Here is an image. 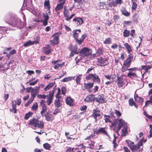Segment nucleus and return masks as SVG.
Instances as JSON below:
<instances>
[{"mask_svg": "<svg viewBox=\"0 0 152 152\" xmlns=\"http://www.w3.org/2000/svg\"><path fill=\"white\" fill-rule=\"evenodd\" d=\"M55 84V82L51 83H49V84L47 85L46 87L44 88V90L46 91L47 90H48L49 89L52 88L53 86H54Z\"/></svg>", "mask_w": 152, "mask_h": 152, "instance_id": "72a5a7b5", "label": "nucleus"}, {"mask_svg": "<svg viewBox=\"0 0 152 152\" xmlns=\"http://www.w3.org/2000/svg\"><path fill=\"white\" fill-rule=\"evenodd\" d=\"M43 17L44 19V20H42L43 25L45 26L48 25V21L49 18V16L47 13H43Z\"/></svg>", "mask_w": 152, "mask_h": 152, "instance_id": "6ab92c4d", "label": "nucleus"}, {"mask_svg": "<svg viewBox=\"0 0 152 152\" xmlns=\"http://www.w3.org/2000/svg\"><path fill=\"white\" fill-rule=\"evenodd\" d=\"M44 5L45 6H46L48 7V9L49 10L50 9V7L49 0H47V1H45L44 2Z\"/></svg>", "mask_w": 152, "mask_h": 152, "instance_id": "603ef678", "label": "nucleus"}, {"mask_svg": "<svg viewBox=\"0 0 152 152\" xmlns=\"http://www.w3.org/2000/svg\"><path fill=\"white\" fill-rule=\"evenodd\" d=\"M127 129L128 127L127 125L126 126H124L123 129L122 130V131L123 133L122 135V136H125L127 135L128 133Z\"/></svg>", "mask_w": 152, "mask_h": 152, "instance_id": "c756f323", "label": "nucleus"}, {"mask_svg": "<svg viewBox=\"0 0 152 152\" xmlns=\"http://www.w3.org/2000/svg\"><path fill=\"white\" fill-rule=\"evenodd\" d=\"M64 6L61 5L60 4H58L57 6L55 7V10L56 12L59 11L63 9Z\"/></svg>", "mask_w": 152, "mask_h": 152, "instance_id": "c03bdc74", "label": "nucleus"}, {"mask_svg": "<svg viewBox=\"0 0 152 152\" xmlns=\"http://www.w3.org/2000/svg\"><path fill=\"white\" fill-rule=\"evenodd\" d=\"M33 113L31 112H28V113H26L24 116V118L25 120H27L29 118L31 117L33 115Z\"/></svg>", "mask_w": 152, "mask_h": 152, "instance_id": "de8ad7c7", "label": "nucleus"}, {"mask_svg": "<svg viewBox=\"0 0 152 152\" xmlns=\"http://www.w3.org/2000/svg\"><path fill=\"white\" fill-rule=\"evenodd\" d=\"M95 99L97 102L101 103H104L106 102L104 100V95L102 94L99 95L97 98H95Z\"/></svg>", "mask_w": 152, "mask_h": 152, "instance_id": "412c9836", "label": "nucleus"}, {"mask_svg": "<svg viewBox=\"0 0 152 152\" xmlns=\"http://www.w3.org/2000/svg\"><path fill=\"white\" fill-rule=\"evenodd\" d=\"M62 94L64 95L66 93V90L65 87H62L61 89Z\"/></svg>", "mask_w": 152, "mask_h": 152, "instance_id": "680f3d73", "label": "nucleus"}, {"mask_svg": "<svg viewBox=\"0 0 152 152\" xmlns=\"http://www.w3.org/2000/svg\"><path fill=\"white\" fill-rule=\"evenodd\" d=\"M95 99V95L92 94L88 95L86 96L84 99V101L86 102L90 103L92 102H94Z\"/></svg>", "mask_w": 152, "mask_h": 152, "instance_id": "f3484780", "label": "nucleus"}, {"mask_svg": "<svg viewBox=\"0 0 152 152\" xmlns=\"http://www.w3.org/2000/svg\"><path fill=\"white\" fill-rule=\"evenodd\" d=\"M97 63L100 66H104L107 65L106 62L108 61V58L105 56H100L97 58Z\"/></svg>", "mask_w": 152, "mask_h": 152, "instance_id": "423d86ee", "label": "nucleus"}, {"mask_svg": "<svg viewBox=\"0 0 152 152\" xmlns=\"http://www.w3.org/2000/svg\"><path fill=\"white\" fill-rule=\"evenodd\" d=\"M132 3V9L133 10H135L137 7V4L136 3L137 1L131 0Z\"/></svg>", "mask_w": 152, "mask_h": 152, "instance_id": "a19ab883", "label": "nucleus"}, {"mask_svg": "<svg viewBox=\"0 0 152 152\" xmlns=\"http://www.w3.org/2000/svg\"><path fill=\"white\" fill-rule=\"evenodd\" d=\"M53 96V95L50 94L47 95V97L48 98V100L46 102L48 105H50L52 102Z\"/></svg>", "mask_w": 152, "mask_h": 152, "instance_id": "bb28decb", "label": "nucleus"}, {"mask_svg": "<svg viewBox=\"0 0 152 152\" xmlns=\"http://www.w3.org/2000/svg\"><path fill=\"white\" fill-rule=\"evenodd\" d=\"M140 54L144 56H147L149 54V52L147 50H144V51L140 52Z\"/></svg>", "mask_w": 152, "mask_h": 152, "instance_id": "a18cd8bd", "label": "nucleus"}, {"mask_svg": "<svg viewBox=\"0 0 152 152\" xmlns=\"http://www.w3.org/2000/svg\"><path fill=\"white\" fill-rule=\"evenodd\" d=\"M99 6L100 9H103L105 6V4L104 2H100Z\"/></svg>", "mask_w": 152, "mask_h": 152, "instance_id": "052dcab7", "label": "nucleus"}, {"mask_svg": "<svg viewBox=\"0 0 152 152\" xmlns=\"http://www.w3.org/2000/svg\"><path fill=\"white\" fill-rule=\"evenodd\" d=\"M124 46L126 47L127 49L128 53L129 54H132L131 53L132 52V50L131 49L130 46L127 43H126L124 44Z\"/></svg>", "mask_w": 152, "mask_h": 152, "instance_id": "7c9ffc66", "label": "nucleus"}, {"mask_svg": "<svg viewBox=\"0 0 152 152\" xmlns=\"http://www.w3.org/2000/svg\"><path fill=\"white\" fill-rule=\"evenodd\" d=\"M137 75L135 72H129L127 74V76L130 78H133L136 77Z\"/></svg>", "mask_w": 152, "mask_h": 152, "instance_id": "473e14b6", "label": "nucleus"}, {"mask_svg": "<svg viewBox=\"0 0 152 152\" xmlns=\"http://www.w3.org/2000/svg\"><path fill=\"white\" fill-rule=\"evenodd\" d=\"M108 5L109 7H115L117 6L116 3H115V1H114L110 2L109 3Z\"/></svg>", "mask_w": 152, "mask_h": 152, "instance_id": "8fccbe9b", "label": "nucleus"}, {"mask_svg": "<svg viewBox=\"0 0 152 152\" xmlns=\"http://www.w3.org/2000/svg\"><path fill=\"white\" fill-rule=\"evenodd\" d=\"M47 96V95H45L38 94L37 96V97L39 99H45L46 98Z\"/></svg>", "mask_w": 152, "mask_h": 152, "instance_id": "bf43d9fd", "label": "nucleus"}, {"mask_svg": "<svg viewBox=\"0 0 152 152\" xmlns=\"http://www.w3.org/2000/svg\"><path fill=\"white\" fill-rule=\"evenodd\" d=\"M69 10L66 9V7H64V11L63 12L64 16L66 18L65 20L67 21L70 20L75 15V14H73L69 16Z\"/></svg>", "mask_w": 152, "mask_h": 152, "instance_id": "1a4fd4ad", "label": "nucleus"}, {"mask_svg": "<svg viewBox=\"0 0 152 152\" xmlns=\"http://www.w3.org/2000/svg\"><path fill=\"white\" fill-rule=\"evenodd\" d=\"M122 13L124 15L129 16L130 15V13L127 11L125 8H123L121 10Z\"/></svg>", "mask_w": 152, "mask_h": 152, "instance_id": "f704fd0d", "label": "nucleus"}, {"mask_svg": "<svg viewBox=\"0 0 152 152\" xmlns=\"http://www.w3.org/2000/svg\"><path fill=\"white\" fill-rule=\"evenodd\" d=\"M39 81V80L38 79H37L34 82H30L29 83V85H32V86H34L36 84V83H37L38 81Z\"/></svg>", "mask_w": 152, "mask_h": 152, "instance_id": "0e129e2a", "label": "nucleus"}, {"mask_svg": "<svg viewBox=\"0 0 152 152\" xmlns=\"http://www.w3.org/2000/svg\"><path fill=\"white\" fill-rule=\"evenodd\" d=\"M72 21L75 22L77 26H80L83 22V19L79 17L74 18Z\"/></svg>", "mask_w": 152, "mask_h": 152, "instance_id": "aec40b11", "label": "nucleus"}, {"mask_svg": "<svg viewBox=\"0 0 152 152\" xmlns=\"http://www.w3.org/2000/svg\"><path fill=\"white\" fill-rule=\"evenodd\" d=\"M10 24L13 27L17 26L20 28L23 27V23L19 18H12L10 22Z\"/></svg>", "mask_w": 152, "mask_h": 152, "instance_id": "39448f33", "label": "nucleus"}, {"mask_svg": "<svg viewBox=\"0 0 152 152\" xmlns=\"http://www.w3.org/2000/svg\"><path fill=\"white\" fill-rule=\"evenodd\" d=\"M39 43L38 40L36 41H34L32 42L31 40H29L27 42L25 43L23 45L24 47H26L27 46H29L31 45H33L34 44H36Z\"/></svg>", "mask_w": 152, "mask_h": 152, "instance_id": "393cba45", "label": "nucleus"}, {"mask_svg": "<svg viewBox=\"0 0 152 152\" xmlns=\"http://www.w3.org/2000/svg\"><path fill=\"white\" fill-rule=\"evenodd\" d=\"M39 86H35L34 88H32L31 92L36 94H37L39 92Z\"/></svg>", "mask_w": 152, "mask_h": 152, "instance_id": "c9c22d12", "label": "nucleus"}, {"mask_svg": "<svg viewBox=\"0 0 152 152\" xmlns=\"http://www.w3.org/2000/svg\"><path fill=\"white\" fill-rule=\"evenodd\" d=\"M120 18V16L118 15H115L113 17V19L114 21H117Z\"/></svg>", "mask_w": 152, "mask_h": 152, "instance_id": "69168bd1", "label": "nucleus"}, {"mask_svg": "<svg viewBox=\"0 0 152 152\" xmlns=\"http://www.w3.org/2000/svg\"><path fill=\"white\" fill-rule=\"evenodd\" d=\"M124 75H122L117 77V84L119 88L123 86L125 84L124 80L123 79Z\"/></svg>", "mask_w": 152, "mask_h": 152, "instance_id": "2eb2a0df", "label": "nucleus"}, {"mask_svg": "<svg viewBox=\"0 0 152 152\" xmlns=\"http://www.w3.org/2000/svg\"><path fill=\"white\" fill-rule=\"evenodd\" d=\"M59 34L58 33H56L54 34L52 36L53 38V39L50 40V42L53 45H57L59 43Z\"/></svg>", "mask_w": 152, "mask_h": 152, "instance_id": "9b49d317", "label": "nucleus"}, {"mask_svg": "<svg viewBox=\"0 0 152 152\" xmlns=\"http://www.w3.org/2000/svg\"><path fill=\"white\" fill-rule=\"evenodd\" d=\"M133 58V55L132 54H129L128 55L127 58L124 62L121 69V71L122 72H124L127 71V69L130 66Z\"/></svg>", "mask_w": 152, "mask_h": 152, "instance_id": "f03ea898", "label": "nucleus"}, {"mask_svg": "<svg viewBox=\"0 0 152 152\" xmlns=\"http://www.w3.org/2000/svg\"><path fill=\"white\" fill-rule=\"evenodd\" d=\"M102 113L101 112L97 107H96L95 109L93 110L92 116L95 119L96 122L97 121L98 119L100 118V117L101 115V113Z\"/></svg>", "mask_w": 152, "mask_h": 152, "instance_id": "0eeeda50", "label": "nucleus"}, {"mask_svg": "<svg viewBox=\"0 0 152 152\" xmlns=\"http://www.w3.org/2000/svg\"><path fill=\"white\" fill-rule=\"evenodd\" d=\"M142 139H141L137 144L134 145L131 150L132 151V152H137L140 151V150H139V148L141 146H142Z\"/></svg>", "mask_w": 152, "mask_h": 152, "instance_id": "6e6552de", "label": "nucleus"}, {"mask_svg": "<svg viewBox=\"0 0 152 152\" xmlns=\"http://www.w3.org/2000/svg\"><path fill=\"white\" fill-rule=\"evenodd\" d=\"M115 113L117 117H120L121 116L122 114L120 111L116 110H115Z\"/></svg>", "mask_w": 152, "mask_h": 152, "instance_id": "6e6d98bb", "label": "nucleus"}, {"mask_svg": "<svg viewBox=\"0 0 152 152\" xmlns=\"http://www.w3.org/2000/svg\"><path fill=\"white\" fill-rule=\"evenodd\" d=\"M46 103V102L45 100H41L40 102V105L42 107H45L46 105L45 104Z\"/></svg>", "mask_w": 152, "mask_h": 152, "instance_id": "4d7b16f0", "label": "nucleus"}, {"mask_svg": "<svg viewBox=\"0 0 152 152\" xmlns=\"http://www.w3.org/2000/svg\"><path fill=\"white\" fill-rule=\"evenodd\" d=\"M125 58V53H122L121 54V56L119 57V59H120L121 60H124Z\"/></svg>", "mask_w": 152, "mask_h": 152, "instance_id": "774afa93", "label": "nucleus"}, {"mask_svg": "<svg viewBox=\"0 0 152 152\" xmlns=\"http://www.w3.org/2000/svg\"><path fill=\"white\" fill-rule=\"evenodd\" d=\"M94 84V83L93 82L88 83H84V87L89 93H90L93 92V90L91 89L93 87Z\"/></svg>", "mask_w": 152, "mask_h": 152, "instance_id": "dca6fc26", "label": "nucleus"}, {"mask_svg": "<svg viewBox=\"0 0 152 152\" xmlns=\"http://www.w3.org/2000/svg\"><path fill=\"white\" fill-rule=\"evenodd\" d=\"M54 104L55 106L58 107H60L62 105V104L60 102L59 99L58 98H56Z\"/></svg>", "mask_w": 152, "mask_h": 152, "instance_id": "e433bc0d", "label": "nucleus"}, {"mask_svg": "<svg viewBox=\"0 0 152 152\" xmlns=\"http://www.w3.org/2000/svg\"><path fill=\"white\" fill-rule=\"evenodd\" d=\"M152 68V64L150 65H142L141 66V69H144L145 71V72L142 75V77H143L145 73L146 74V72H147L148 71Z\"/></svg>", "mask_w": 152, "mask_h": 152, "instance_id": "5701e85b", "label": "nucleus"}, {"mask_svg": "<svg viewBox=\"0 0 152 152\" xmlns=\"http://www.w3.org/2000/svg\"><path fill=\"white\" fill-rule=\"evenodd\" d=\"M43 50L44 53L46 55H48L51 52L50 48L49 45H47L46 47H45L44 48Z\"/></svg>", "mask_w": 152, "mask_h": 152, "instance_id": "cd10ccee", "label": "nucleus"}, {"mask_svg": "<svg viewBox=\"0 0 152 152\" xmlns=\"http://www.w3.org/2000/svg\"><path fill=\"white\" fill-rule=\"evenodd\" d=\"M43 146L45 148L48 150H50L51 148L50 145L47 143L44 144L43 145Z\"/></svg>", "mask_w": 152, "mask_h": 152, "instance_id": "3c124183", "label": "nucleus"}, {"mask_svg": "<svg viewBox=\"0 0 152 152\" xmlns=\"http://www.w3.org/2000/svg\"><path fill=\"white\" fill-rule=\"evenodd\" d=\"M31 126H34L35 129H42L44 127V123L41 121L38 120L35 118H33L30 121L28 124Z\"/></svg>", "mask_w": 152, "mask_h": 152, "instance_id": "7ed1b4c3", "label": "nucleus"}, {"mask_svg": "<svg viewBox=\"0 0 152 152\" xmlns=\"http://www.w3.org/2000/svg\"><path fill=\"white\" fill-rule=\"evenodd\" d=\"M12 107L11 109H10V111L14 113H17L16 103L15 102V103L14 101H12Z\"/></svg>", "mask_w": 152, "mask_h": 152, "instance_id": "a878e982", "label": "nucleus"}, {"mask_svg": "<svg viewBox=\"0 0 152 152\" xmlns=\"http://www.w3.org/2000/svg\"><path fill=\"white\" fill-rule=\"evenodd\" d=\"M77 46H74V47L73 48L72 50V51L74 53L76 54H78L79 53V52H78L77 51Z\"/></svg>", "mask_w": 152, "mask_h": 152, "instance_id": "13d9d810", "label": "nucleus"}, {"mask_svg": "<svg viewBox=\"0 0 152 152\" xmlns=\"http://www.w3.org/2000/svg\"><path fill=\"white\" fill-rule=\"evenodd\" d=\"M82 75L81 74L77 76L76 78V82L77 84H80V81L82 79Z\"/></svg>", "mask_w": 152, "mask_h": 152, "instance_id": "58836bf2", "label": "nucleus"}, {"mask_svg": "<svg viewBox=\"0 0 152 152\" xmlns=\"http://www.w3.org/2000/svg\"><path fill=\"white\" fill-rule=\"evenodd\" d=\"M16 53V51L15 49H13L12 50L10 51L7 55V56L9 58H10L11 56L14 54Z\"/></svg>", "mask_w": 152, "mask_h": 152, "instance_id": "79ce46f5", "label": "nucleus"}, {"mask_svg": "<svg viewBox=\"0 0 152 152\" xmlns=\"http://www.w3.org/2000/svg\"><path fill=\"white\" fill-rule=\"evenodd\" d=\"M99 87L97 86H94V88H93V91L92 92L93 93H95L98 90Z\"/></svg>", "mask_w": 152, "mask_h": 152, "instance_id": "338daca9", "label": "nucleus"}, {"mask_svg": "<svg viewBox=\"0 0 152 152\" xmlns=\"http://www.w3.org/2000/svg\"><path fill=\"white\" fill-rule=\"evenodd\" d=\"M126 142L128 145V146L131 149L134 145V142L129 140H126Z\"/></svg>", "mask_w": 152, "mask_h": 152, "instance_id": "ea45409f", "label": "nucleus"}, {"mask_svg": "<svg viewBox=\"0 0 152 152\" xmlns=\"http://www.w3.org/2000/svg\"><path fill=\"white\" fill-rule=\"evenodd\" d=\"M95 136V133H94L93 134H91L90 136L87 137L85 139V140H89L91 138H93Z\"/></svg>", "mask_w": 152, "mask_h": 152, "instance_id": "e2e57ef3", "label": "nucleus"}, {"mask_svg": "<svg viewBox=\"0 0 152 152\" xmlns=\"http://www.w3.org/2000/svg\"><path fill=\"white\" fill-rule=\"evenodd\" d=\"M104 117L105 118L104 120H105V123L108 122L111 123L112 122L111 120L110 119V115H104Z\"/></svg>", "mask_w": 152, "mask_h": 152, "instance_id": "49530a36", "label": "nucleus"}, {"mask_svg": "<svg viewBox=\"0 0 152 152\" xmlns=\"http://www.w3.org/2000/svg\"><path fill=\"white\" fill-rule=\"evenodd\" d=\"M123 36L126 37H129L130 35V31L126 29L124 30L123 32Z\"/></svg>", "mask_w": 152, "mask_h": 152, "instance_id": "37998d69", "label": "nucleus"}, {"mask_svg": "<svg viewBox=\"0 0 152 152\" xmlns=\"http://www.w3.org/2000/svg\"><path fill=\"white\" fill-rule=\"evenodd\" d=\"M112 43L111 39L110 37H107L106 38L104 42V43L105 44H109Z\"/></svg>", "mask_w": 152, "mask_h": 152, "instance_id": "09e8293b", "label": "nucleus"}, {"mask_svg": "<svg viewBox=\"0 0 152 152\" xmlns=\"http://www.w3.org/2000/svg\"><path fill=\"white\" fill-rule=\"evenodd\" d=\"M80 55L83 56H86L91 55V54L90 49L87 47H85L82 49L79 52Z\"/></svg>", "mask_w": 152, "mask_h": 152, "instance_id": "9d476101", "label": "nucleus"}, {"mask_svg": "<svg viewBox=\"0 0 152 152\" xmlns=\"http://www.w3.org/2000/svg\"><path fill=\"white\" fill-rule=\"evenodd\" d=\"M47 109V106L42 107V110L40 112L41 115H43L44 113L46 111Z\"/></svg>", "mask_w": 152, "mask_h": 152, "instance_id": "5fc2aeb1", "label": "nucleus"}, {"mask_svg": "<svg viewBox=\"0 0 152 152\" xmlns=\"http://www.w3.org/2000/svg\"><path fill=\"white\" fill-rule=\"evenodd\" d=\"M50 113L49 111H48L45 114V119L48 121H52L54 119V116Z\"/></svg>", "mask_w": 152, "mask_h": 152, "instance_id": "a211bd4d", "label": "nucleus"}, {"mask_svg": "<svg viewBox=\"0 0 152 152\" xmlns=\"http://www.w3.org/2000/svg\"><path fill=\"white\" fill-rule=\"evenodd\" d=\"M104 52L103 48L102 47H100L97 50L96 53L94 54V56L97 57L98 56H99L102 54Z\"/></svg>", "mask_w": 152, "mask_h": 152, "instance_id": "b1692460", "label": "nucleus"}, {"mask_svg": "<svg viewBox=\"0 0 152 152\" xmlns=\"http://www.w3.org/2000/svg\"><path fill=\"white\" fill-rule=\"evenodd\" d=\"M65 101L67 105L70 107H73L75 106V100L70 96H67Z\"/></svg>", "mask_w": 152, "mask_h": 152, "instance_id": "4468645a", "label": "nucleus"}, {"mask_svg": "<svg viewBox=\"0 0 152 152\" xmlns=\"http://www.w3.org/2000/svg\"><path fill=\"white\" fill-rule=\"evenodd\" d=\"M94 130V129L93 131L94 133L96 134H99L102 133L109 137H110L109 134L106 130L105 127L100 128L97 130H96L95 131Z\"/></svg>", "mask_w": 152, "mask_h": 152, "instance_id": "ddd939ff", "label": "nucleus"}, {"mask_svg": "<svg viewBox=\"0 0 152 152\" xmlns=\"http://www.w3.org/2000/svg\"><path fill=\"white\" fill-rule=\"evenodd\" d=\"M61 60H54L52 61V64H55L54 66V69H56L59 68L61 69L64 66L65 64L64 62H63L61 64H60L59 63L61 62Z\"/></svg>", "mask_w": 152, "mask_h": 152, "instance_id": "f8f14e48", "label": "nucleus"}, {"mask_svg": "<svg viewBox=\"0 0 152 152\" xmlns=\"http://www.w3.org/2000/svg\"><path fill=\"white\" fill-rule=\"evenodd\" d=\"M38 104L37 102H35L34 103L31 109L33 110H36L38 109Z\"/></svg>", "mask_w": 152, "mask_h": 152, "instance_id": "864d4df0", "label": "nucleus"}, {"mask_svg": "<svg viewBox=\"0 0 152 152\" xmlns=\"http://www.w3.org/2000/svg\"><path fill=\"white\" fill-rule=\"evenodd\" d=\"M77 31L80 33L81 31L80 29L73 30L72 31V36L75 39V42L76 43L79 45H81L82 43L83 42L84 39L87 37V34H83L82 35L81 38L79 39H78L79 33L77 32Z\"/></svg>", "mask_w": 152, "mask_h": 152, "instance_id": "f257e3e1", "label": "nucleus"}, {"mask_svg": "<svg viewBox=\"0 0 152 152\" xmlns=\"http://www.w3.org/2000/svg\"><path fill=\"white\" fill-rule=\"evenodd\" d=\"M75 77V76L74 77H66L64 78L62 80V81L63 82H66L69 81H70V80H72L74 79Z\"/></svg>", "mask_w": 152, "mask_h": 152, "instance_id": "4c0bfd02", "label": "nucleus"}, {"mask_svg": "<svg viewBox=\"0 0 152 152\" xmlns=\"http://www.w3.org/2000/svg\"><path fill=\"white\" fill-rule=\"evenodd\" d=\"M129 105L131 106L134 105L137 109V108L138 105L135 102L133 98L129 99Z\"/></svg>", "mask_w": 152, "mask_h": 152, "instance_id": "c85d7f7f", "label": "nucleus"}, {"mask_svg": "<svg viewBox=\"0 0 152 152\" xmlns=\"http://www.w3.org/2000/svg\"><path fill=\"white\" fill-rule=\"evenodd\" d=\"M87 80H92L93 82L97 83L98 84L100 83V79L99 76L95 73L89 74L86 77Z\"/></svg>", "mask_w": 152, "mask_h": 152, "instance_id": "20e7f679", "label": "nucleus"}, {"mask_svg": "<svg viewBox=\"0 0 152 152\" xmlns=\"http://www.w3.org/2000/svg\"><path fill=\"white\" fill-rule=\"evenodd\" d=\"M124 46L126 47L127 49L128 53L129 54H132L131 53L132 52V50L131 49L130 46L127 43H126L124 44Z\"/></svg>", "mask_w": 152, "mask_h": 152, "instance_id": "2f4dec72", "label": "nucleus"}, {"mask_svg": "<svg viewBox=\"0 0 152 152\" xmlns=\"http://www.w3.org/2000/svg\"><path fill=\"white\" fill-rule=\"evenodd\" d=\"M126 123L124 121L121 119H120L119 120V123L117 127V128H118V130H120L121 127L124 126H126Z\"/></svg>", "mask_w": 152, "mask_h": 152, "instance_id": "4be33fe9", "label": "nucleus"}]
</instances>
